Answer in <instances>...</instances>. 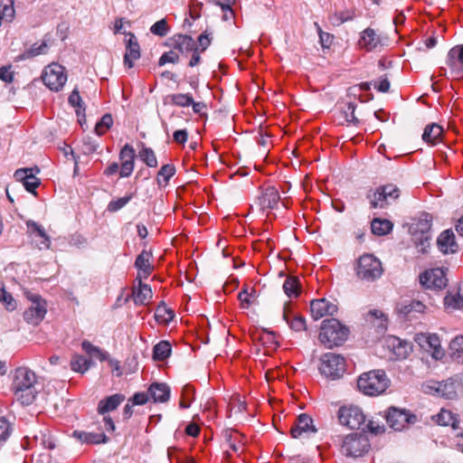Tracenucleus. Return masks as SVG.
<instances>
[{"label":"nucleus","instance_id":"f257e3e1","mask_svg":"<svg viewBox=\"0 0 463 463\" xmlns=\"http://www.w3.org/2000/svg\"><path fill=\"white\" fill-rule=\"evenodd\" d=\"M36 375L25 367L17 368L14 372L12 390L14 395L22 405L32 404L36 397Z\"/></svg>","mask_w":463,"mask_h":463},{"label":"nucleus","instance_id":"f03ea898","mask_svg":"<svg viewBox=\"0 0 463 463\" xmlns=\"http://www.w3.org/2000/svg\"><path fill=\"white\" fill-rule=\"evenodd\" d=\"M432 216L428 213H420L410 224L409 232L412 241L421 253H426L430 246Z\"/></svg>","mask_w":463,"mask_h":463},{"label":"nucleus","instance_id":"7ed1b4c3","mask_svg":"<svg viewBox=\"0 0 463 463\" xmlns=\"http://www.w3.org/2000/svg\"><path fill=\"white\" fill-rule=\"evenodd\" d=\"M354 272L358 280L373 282L382 277L383 269L379 259L373 254L365 253L356 260Z\"/></svg>","mask_w":463,"mask_h":463},{"label":"nucleus","instance_id":"20e7f679","mask_svg":"<svg viewBox=\"0 0 463 463\" xmlns=\"http://www.w3.org/2000/svg\"><path fill=\"white\" fill-rule=\"evenodd\" d=\"M349 330L335 318L326 319L321 326L320 342L328 348L341 345L348 336Z\"/></svg>","mask_w":463,"mask_h":463},{"label":"nucleus","instance_id":"39448f33","mask_svg":"<svg viewBox=\"0 0 463 463\" xmlns=\"http://www.w3.org/2000/svg\"><path fill=\"white\" fill-rule=\"evenodd\" d=\"M390 383L384 371L364 373L357 380L358 389L365 395L375 396L385 392Z\"/></svg>","mask_w":463,"mask_h":463},{"label":"nucleus","instance_id":"423d86ee","mask_svg":"<svg viewBox=\"0 0 463 463\" xmlns=\"http://www.w3.org/2000/svg\"><path fill=\"white\" fill-rule=\"evenodd\" d=\"M319 372L330 380L339 379L345 372L344 356L335 353L323 354L320 358Z\"/></svg>","mask_w":463,"mask_h":463},{"label":"nucleus","instance_id":"0eeeda50","mask_svg":"<svg viewBox=\"0 0 463 463\" xmlns=\"http://www.w3.org/2000/svg\"><path fill=\"white\" fill-rule=\"evenodd\" d=\"M370 449V442L364 433L347 435L343 440L341 453L345 457L358 458L364 456Z\"/></svg>","mask_w":463,"mask_h":463},{"label":"nucleus","instance_id":"6e6552de","mask_svg":"<svg viewBox=\"0 0 463 463\" xmlns=\"http://www.w3.org/2000/svg\"><path fill=\"white\" fill-rule=\"evenodd\" d=\"M25 296L32 302V305L24 311V318L29 324L38 325L44 318L47 312L46 302L40 295L30 291H26Z\"/></svg>","mask_w":463,"mask_h":463},{"label":"nucleus","instance_id":"1a4fd4ad","mask_svg":"<svg viewBox=\"0 0 463 463\" xmlns=\"http://www.w3.org/2000/svg\"><path fill=\"white\" fill-rule=\"evenodd\" d=\"M67 80L65 69L58 63L49 65L43 72V81L51 90L59 91Z\"/></svg>","mask_w":463,"mask_h":463},{"label":"nucleus","instance_id":"9d476101","mask_svg":"<svg viewBox=\"0 0 463 463\" xmlns=\"http://www.w3.org/2000/svg\"><path fill=\"white\" fill-rule=\"evenodd\" d=\"M339 422L350 429H359L365 422V416L357 406H342L337 412Z\"/></svg>","mask_w":463,"mask_h":463},{"label":"nucleus","instance_id":"9b49d317","mask_svg":"<svg viewBox=\"0 0 463 463\" xmlns=\"http://www.w3.org/2000/svg\"><path fill=\"white\" fill-rule=\"evenodd\" d=\"M422 390L425 393L434 394L447 400H453L457 397V389L451 381H428L422 384Z\"/></svg>","mask_w":463,"mask_h":463},{"label":"nucleus","instance_id":"f8f14e48","mask_svg":"<svg viewBox=\"0 0 463 463\" xmlns=\"http://www.w3.org/2000/svg\"><path fill=\"white\" fill-rule=\"evenodd\" d=\"M415 420V415L406 410L395 407L389 408L386 414L387 423L395 430H402L408 423H413Z\"/></svg>","mask_w":463,"mask_h":463},{"label":"nucleus","instance_id":"ddd939ff","mask_svg":"<svg viewBox=\"0 0 463 463\" xmlns=\"http://www.w3.org/2000/svg\"><path fill=\"white\" fill-rule=\"evenodd\" d=\"M420 284L426 288L442 289L447 286L448 279L442 269H432L420 276Z\"/></svg>","mask_w":463,"mask_h":463},{"label":"nucleus","instance_id":"4468645a","mask_svg":"<svg viewBox=\"0 0 463 463\" xmlns=\"http://www.w3.org/2000/svg\"><path fill=\"white\" fill-rule=\"evenodd\" d=\"M317 431L312 418L306 413L300 414L290 429L291 437L294 439L301 438L304 435L309 436Z\"/></svg>","mask_w":463,"mask_h":463},{"label":"nucleus","instance_id":"2eb2a0df","mask_svg":"<svg viewBox=\"0 0 463 463\" xmlns=\"http://www.w3.org/2000/svg\"><path fill=\"white\" fill-rule=\"evenodd\" d=\"M384 40L375 30L366 28L361 33L358 44L362 49L367 52H373L385 45Z\"/></svg>","mask_w":463,"mask_h":463},{"label":"nucleus","instance_id":"dca6fc26","mask_svg":"<svg viewBox=\"0 0 463 463\" xmlns=\"http://www.w3.org/2000/svg\"><path fill=\"white\" fill-rule=\"evenodd\" d=\"M135 149L129 144H126L119 152L121 161L119 175L122 178L128 177L135 166Z\"/></svg>","mask_w":463,"mask_h":463},{"label":"nucleus","instance_id":"f3484780","mask_svg":"<svg viewBox=\"0 0 463 463\" xmlns=\"http://www.w3.org/2000/svg\"><path fill=\"white\" fill-rule=\"evenodd\" d=\"M337 311V306L326 298L314 299L310 303L311 316L318 320L325 316H333Z\"/></svg>","mask_w":463,"mask_h":463},{"label":"nucleus","instance_id":"a211bd4d","mask_svg":"<svg viewBox=\"0 0 463 463\" xmlns=\"http://www.w3.org/2000/svg\"><path fill=\"white\" fill-rule=\"evenodd\" d=\"M14 177L21 182L24 188L33 194H36L35 189L40 185V180L35 176L33 168H21L14 172Z\"/></svg>","mask_w":463,"mask_h":463},{"label":"nucleus","instance_id":"6ab92c4d","mask_svg":"<svg viewBox=\"0 0 463 463\" xmlns=\"http://www.w3.org/2000/svg\"><path fill=\"white\" fill-rule=\"evenodd\" d=\"M437 246L443 254H453L458 250L455 234L452 230L443 231L437 239Z\"/></svg>","mask_w":463,"mask_h":463},{"label":"nucleus","instance_id":"aec40b11","mask_svg":"<svg viewBox=\"0 0 463 463\" xmlns=\"http://www.w3.org/2000/svg\"><path fill=\"white\" fill-rule=\"evenodd\" d=\"M128 39L126 44V53L124 55V63L128 68H132L134 61L140 58V47L136 35L133 33H128Z\"/></svg>","mask_w":463,"mask_h":463},{"label":"nucleus","instance_id":"412c9836","mask_svg":"<svg viewBox=\"0 0 463 463\" xmlns=\"http://www.w3.org/2000/svg\"><path fill=\"white\" fill-rule=\"evenodd\" d=\"M458 61L463 66V44L454 46L448 52L446 64L449 67L451 74L458 75L461 72Z\"/></svg>","mask_w":463,"mask_h":463},{"label":"nucleus","instance_id":"4be33fe9","mask_svg":"<svg viewBox=\"0 0 463 463\" xmlns=\"http://www.w3.org/2000/svg\"><path fill=\"white\" fill-rule=\"evenodd\" d=\"M152 253L146 250H143L140 254L137 255L135 267L138 269V279H146L152 272L154 266L150 262Z\"/></svg>","mask_w":463,"mask_h":463},{"label":"nucleus","instance_id":"5701e85b","mask_svg":"<svg viewBox=\"0 0 463 463\" xmlns=\"http://www.w3.org/2000/svg\"><path fill=\"white\" fill-rule=\"evenodd\" d=\"M170 387L164 383H153L148 388L149 397L155 402H165L170 398Z\"/></svg>","mask_w":463,"mask_h":463},{"label":"nucleus","instance_id":"b1692460","mask_svg":"<svg viewBox=\"0 0 463 463\" xmlns=\"http://www.w3.org/2000/svg\"><path fill=\"white\" fill-rule=\"evenodd\" d=\"M125 395L121 393H116L108 396L99 402L97 411L99 414H106L109 411L116 410L118 405L124 402Z\"/></svg>","mask_w":463,"mask_h":463},{"label":"nucleus","instance_id":"393cba45","mask_svg":"<svg viewBox=\"0 0 463 463\" xmlns=\"http://www.w3.org/2000/svg\"><path fill=\"white\" fill-rule=\"evenodd\" d=\"M169 41L173 49L181 53L188 52L195 47L194 39L186 34H175Z\"/></svg>","mask_w":463,"mask_h":463},{"label":"nucleus","instance_id":"a878e982","mask_svg":"<svg viewBox=\"0 0 463 463\" xmlns=\"http://www.w3.org/2000/svg\"><path fill=\"white\" fill-rule=\"evenodd\" d=\"M72 436L80 441L87 444H101L107 443L109 440V438L104 433L74 430Z\"/></svg>","mask_w":463,"mask_h":463},{"label":"nucleus","instance_id":"bb28decb","mask_svg":"<svg viewBox=\"0 0 463 463\" xmlns=\"http://www.w3.org/2000/svg\"><path fill=\"white\" fill-rule=\"evenodd\" d=\"M279 199L280 196L278 190L273 186H269L260 197V205L262 210L273 209L277 206Z\"/></svg>","mask_w":463,"mask_h":463},{"label":"nucleus","instance_id":"cd10ccee","mask_svg":"<svg viewBox=\"0 0 463 463\" xmlns=\"http://www.w3.org/2000/svg\"><path fill=\"white\" fill-rule=\"evenodd\" d=\"M153 292L151 288L145 283H142L139 279L138 288L133 289V299L136 305H146L149 299L152 298Z\"/></svg>","mask_w":463,"mask_h":463},{"label":"nucleus","instance_id":"c85d7f7f","mask_svg":"<svg viewBox=\"0 0 463 463\" xmlns=\"http://www.w3.org/2000/svg\"><path fill=\"white\" fill-rule=\"evenodd\" d=\"M436 422L440 426H450L456 430L458 428L459 420L458 415L449 410L442 409L439 413L435 416Z\"/></svg>","mask_w":463,"mask_h":463},{"label":"nucleus","instance_id":"c756f323","mask_svg":"<svg viewBox=\"0 0 463 463\" xmlns=\"http://www.w3.org/2000/svg\"><path fill=\"white\" fill-rule=\"evenodd\" d=\"M393 224L386 219L374 218L371 222L372 232L377 236H383L392 232Z\"/></svg>","mask_w":463,"mask_h":463},{"label":"nucleus","instance_id":"7c9ffc66","mask_svg":"<svg viewBox=\"0 0 463 463\" xmlns=\"http://www.w3.org/2000/svg\"><path fill=\"white\" fill-rule=\"evenodd\" d=\"M442 132H443V129L439 125L435 124V123L428 125L424 128V131L422 134V139L426 143L434 145L439 140Z\"/></svg>","mask_w":463,"mask_h":463},{"label":"nucleus","instance_id":"2f4dec72","mask_svg":"<svg viewBox=\"0 0 463 463\" xmlns=\"http://www.w3.org/2000/svg\"><path fill=\"white\" fill-rule=\"evenodd\" d=\"M81 348L91 358H96L101 362L109 359V354L107 352L92 345L90 342L87 340H84L81 343Z\"/></svg>","mask_w":463,"mask_h":463},{"label":"nucleus","instance_id":"473e14b6","mask_svg":"<svg viewBox=\"0 0 463 463\" xmlns=\"http://www.w3.org/2000/svg\"><path fill=\"white\" fill-rule=\"evenodd\" d=\"M417 341L420 342V345H422L423 347H425V345L422 344L423 342L430 348L433 350V356L435 358H438L439 355L441 354V351H440V344H439V339L438 336L436 335H417Z\"/></svg>","mask_w":463,"mask_h":463},{"label":"nucleus","instance_id":"72a5a7b5","mask_svg":"<svg viewBox=\"0 0 463 463\" xmlns=\"http://www.w3.org/2000/svg\"><path fill=\"white\" fill-rule=\"evenodd\" d=\"M372 208H385L389 203L387 197L382 193V186L367 194Z\"/></svg>","mask_w":463,"mask_h":463},{"label":"nucleus","instance_id":"f704fd0d","mask_svg":"<svg viewBox=\"0 0 463 463\" xmlns=\"http://www.w3.org/2000/svg\"><path fill=\"white\" fill-rule=\"evenodd\" d=\"M48 45L45 42L42 43L41 44L34 43L29 49H27L19 56H17L16 60L24 61L38 56L40 54H44L46 53Z\"/></svg>","mask_w":463,"mask_h":463},{"label":"nucleus","instance_id":"c9c22d12","mask_svg":"<svg viewBox=\"0 0 463 463\" xmlns=\"http://www.w3.org/2000/svg\"><path fill=\"white\" fill-rule=\"evenodd\" d=\"M91 364V359H87L86 357L80 354H75L71 361V370L80 373H86Z\"/></svg>","mask_w":463,"mask_h":463},{"label":"nucleus","instance_id":"e433bc0d","mask_svg":"<svg viewBox=\"0 0 463 463\" xmlns=\"http://www.w3.org/2000/svg\"><path fill=\"white\" fill-rule=\"evenodd\" d=\"M174 311L171 308H168L164 302H161L155 313V318L157 322L167 324L174 318Z\"/></svg>","mask_w":463,"mask_h":463},{"label":"nucleus","instance_id":"4c0bfd02","mask_svg":"<svg viewBox=\"0 0 463 463\" xmlns=\"http://www.w3.org/2000/svg\"><path fill=\"white\" fill-rule=\"evenodd\" d=\"M14 0H0V16L6 22H12L15 16Z\"/></svg>","mask_w":463,"mask_h":463},{"label":"nucleus","instance_id":"58836bf2","mask_svg":"<svg viewBox=\"0 0 463 463\" xmlns=\"http://www.w3.org/2000/svg\"><path fill=\"white\" fill-rule=\"evenodd\" d=\"M14 0H0V16L6 22H12L15 16Z\"/></svg>","mask_w":463,"mask_h":463},{"label":"nucleus","instance_id":"ea45409f","mask_svg":"<svg viewBox=\"0 0 463 463\" xmlns=\"http://www.w3.org/2000/svg\"><path fill=\"white\" fill-rule=\"evenodd\" d=\"M171 354V345L167 341H160L154 346L153 358L157 361L166 359Z\"/></svg>","mask_w":463,"mask_h":463},{"label":"nucleus","instance_id":"a19ab883","mask_svg":"<svg viewBox=\"0 0 463 463\" xmlns=\"http://www.w3.org/2000/svg\"><path fill=\"white\" fill-rule=\"evenodd\" d=\"M175 173V167L172 164H166L161 166L156 178L158 185H166Z\"/></svg>","mask_w":463,"mask_h":463},{"label":"nucleus","instance_id":"79ce46f5","mask_svg":"<svg viewBox=\"0 0 463 463\" xmlns=\"http://www.w3.org/2000/svg\"><path fill=\"white\" fill-rule=\"evenodd\" d=\"M451 356L463 364V335L456 336L449 344Z\"/></svg>","mask_w":463,"mask_h":463},{"label":"nucleus","instance_id":"37998d69","mask_svg":"<svg viewBox=\"0 0 463 463\" xmlns=\"http://www.w3.org/2000/svg\"><path fill=\"white\" fill-rule=\"evenodd\" d=\"M299 281L297 278L288 277L283 283V290L285 294L289 298H296L299 295Z\"/></svg>","mask_w":463,"mask_h":463},{"label":"nucleus","instance_id":"c03bdc74","mask_svg":"<svg viewBox=\"0 0 463 463\" xmlns=\"http://www.w3.org/2000/svg\"><path fill=\"white\" fill-rule=\"evenodd\" d=\"M393 351L399 358H406L411 352V346L406 341L394 337L392 339Z\"/></svg>","mask_w":463,"mask_h":463},{"label":"nucleus","instance_id":"a18cd8bd","mask_svg":"<svg viewBox=\"0 0 463 463\" xmlns=\"http://www.w3.org/2000/svg\"><path fill=\"white\" fill-rule=\"evenodd\" d=\"M138 156L148 167H156L157 165L156 156L150 147L143 146L138 153Z\"/></svg>","mask_w":463,"mask_h":463},{"label":"nucleus","instance_id":"49530a36","mask_svg":"<svg viewBox=\"0 0 463 463\" xmlns=\"http://www.w3.org/2000/svg\"><path fill=\"white\" fill-rule=\"evenodd\" d=\"M169 98L172 104L182 108L189 107L191 103H194L193 96L189 93L172 94Z\"/></svg>","mask_w":463,"mask_h":463},{"label":"nucleus","instance_id":"de8ad7c7","mask_svg":"<svg viewBox=\"0 0 463 463\" xmlns=\"http://www.w3.org/2000/svg\"><path fill=\"white\" fill-rule=\"evenodd\" d=\"M113 124V118L110 114H105L95 126V132L97 135H103L108 129L111 128Z\"/></svg>","mask_w":463,"mask_h":463},{"label":"nucleus","instance_id":"09e8293b","mask_svg":"<svg viewBox=\"0 0 463 463\" xmlns=\"http://www.w3.org/2000/svg\"><path fill=\"white\" fill-rule=\"evenodd\" d=\"M444 305L447 308H463V292L458 295H448L444 298Z\"/></svg>","mask_w":463,"mask_h":463},{"label":"nucleus","instance_id":"8fccbe9b","mask_svg":"<svg viewBox=\"0 0 463 463\" xmlns=\"http://www.w3.org/2000/svg\"><path fill=\"white\" fill-rule=\"evenodd\" d=\"M382 193L387 197L389 204L400 196V190L394 184H386L382 186Z\"/></svg>","mask_w":463,"mask_h":463},{"label":"nucleus","instance_id":"3c124183","mask_svg":"<svg viewBox=\"0 0 463 463\" xmlns=\"http://www.w3.org/2000/svg\"><path fill=\"white\" fill-rule=\"evenodd\" d=\"M0 301L8 310H14L16 307V302L12 295L8 293L2 286H0Z\"/></svg>","mask_w":463,"mask_h":463},{"label":"nucleus","instance_id":"603ef678","mask_svg":"<svg viewBox=\"0 0 463 463\" xmlns=\"http://www.w3.org/2000/svg\"><path fill=\"white\" fill-rule=\"evenodd\" d=\"M34 438L44 449H53L55 448L54 439L47 432H40V434L36 435Z\"/></svg>","mask_w":463,"mask_h":463},{"label":"nucleus","instance_id":"864d4df0","mask_svg":"<svg viewBox=\"0 0 463 463\" xmlns=\"http://www.w3.org/2000/svg\"><path fill=\"white\" fill-rule=\"evenodd\" d=\"M179 62V55L175 52V50H171L169 52H164L158 61L159 66H164L166 63H178Z\"/></svg>","mask_w":463,"mask_h":463},{"label":"nucleus","instance_id":"5fc2aeb1","mask_svg":"<svg viewBox=\"0 0 463 463\" xmlns=\"http://www.w3.org/2000/svg\"><path fill=\"white\" fill-rule=\"evenodd\" d=\"M11 423L5 418L0 417V442L5 441L12 434Z\"/></svg>","mask_w":463,"mask_h":463},{"label":"nucleus","instance_id":"6e6d98bb","mask_svg":"<svg viewBox=\"0 0 463 463\" xmlns=\"http://www.w3.org/2000/svg\"><path fill=\"white\" fill-rule=\"evenodd\" d=\"M150 32L158 36H165L168 33L167 22L165 19H161L156 22L150 28Z\"/></svg>","mask_w":463,"mask_h":463},{"label":"nucleus","instance_id":"4d7b16f0","mask_svg":"<svg viewBox=\"0 0 463 463\" xmlns=\"http://www.w3.org/2000/svg\"><path fill=\"white\" fill-rule=\"evenodd\" d=\"M283 318L289 324V326L297 332L306 329V319L303 317H295L289 322L286 312H284Z\"/></svg>","mask_w":463,"mask_h":463},{"label":"nucleus","instance_id":"13d9d810","mask_svg":"<svg viewBox=\"0 0 463 463\" xmlns=\"http://www.w3.org/2000/svg\"><path fill=\"white\" fill-rule=\"evenodd\" d=\"M131 198L132 195H127L117 200H113L108 204L107 209L111 213L118 212V210L122 209L131 200Z\"/></svg>","mask_w":463,"mask_h":463},{"label":"nucleus","instance_id":"bf43d9fd","mask_svg":"<svg viewBox=\"0 0 463 463\" xmlns=\"http://www.w3.org/2000/svg\"><path fill=\"white\" fill-rule=\"evenodd\" d=\"M69 103L72 107L78 108V109L76 110V113L79 117L80 116V109H82L83 111L85 110V109L82 106L81 98H80V93L77 89H74L72 90V92L71 93V95L69 97Z\"/></svg>","mask_w":463,"mask_h":463},{"label":"nucleus","instance_id":"052dcab7","mask_svg":"<svg viewBox=\"0 0 463 463\" xmlns=\"http://www.w3.org/2000/svg\"><path fill=\"white\" fill-rule=\"evenodd\" d=\"M26 225L27 227L32 231V232H36V234L41 238V239H44L46 243H48V234L45 232L43 227L40 224H38L37 222H35L34 221H27L26 222Z\"/></svg>","mask_w":463,"mask_h":463},{"label":"nucleus","instance_id":"680f3d73","mask_svg":"<svg viewBox=\"0 0 463 463\" xmlns=\"http://www.w3.org/2000/svg\"><path fill=\"white\" fill-rule=\"evenodd\" d=\"M99 144L91 137H85L82 140V152L86 155L92 154L97 151Z\"/></svg>","mask_w":463,"mask_h":463},{"label":"nucleus","instance_id":"e2e57ef3","mask_svg":"<svg viewBox=\"0 0 463 463\" xmlns=\"http://www.w3.org/2000/svg\"><path fill=\"white\" fill-rule=\"evenodd\" d=\"M355 104L353 102H348L346 104V109L344 110L345 120L349 123H353L354 125L358 124L359 120L354 115Z\"/></svg>","mask_w":463,"mask_h":463},{"label":"nucleus","instance_id":"0e129e2a","mask_svg":"<svg viewBox=\"0 0 463 463\" xmlns=\"http://www.w3.org/2000/svg\"><path fill=\"white\" fill-rule=\"evenodd\" d=\"M425 306L420 301L413 300L410 304L405 305L402 311L404 314H410L411 312H419L421 313L424 311Z\"/></svg>","mask_w":463,"mask_h":463},{"label":"nucleus","instance_id":"69168bd1","mask_svg":"<svg viewBox=\"0 0 463 463\" xmlns=\"http://www.w3.org/2000/svg\"><path fill=\"white\" fill-rule=\"evenodd\" d=\"M260 338L262 344L264 345H268L269 347H273L278 345V342L275 339V335L271 331L263 330Z\"/></svg>","mask_w":463,"mask_h":463},{"label":"nucleus","instance_id":"338daca9","mask_svg":"<svg viewBox=\"0 0 463 463\" xmlns=\"http://www.w3.org/2000/svg\"><path fill=\"white\" fill-rule=\"evenodd\" d=\"M0 80L11 83L14 80V73L11 71V66H3L0 68Z\"/></svg>","mask_w":463,"mask_h":463},{"label":"nucleus","instance_id":"774afa93","mask_svg":"<svg viewBox=\"0 0 463 463\" xmlns=\"http://www.w3.org/2000/svg\"><path fill=\"white\" fill-rule=\"evenodd\" d=\"M149 398V394L146 392H137L134 396L128 401L132 402V405H143L145 404Z\"/></svg>","mask_w":463,"mask_h":463}]
</instances>
